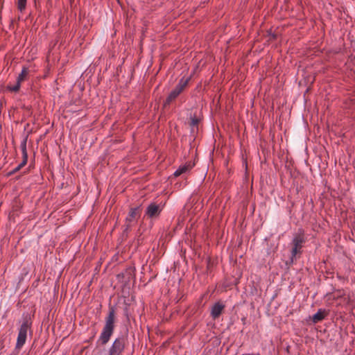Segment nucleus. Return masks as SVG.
Segmentation results:
<instances>
[{
  "instance_id": "nucleus-7",
  "label": "nucleus",
  "mask_w": 355,
  "mask_h": 355,
  "mask_svg": "<svg viewBox=\"0 0 355 355\" xmlns=\"http://www.w3.org/2000/svg\"><path fill=\"white\" fill-rule=\"evenodd\" d=\"M162 211L160 206L155 202H151L146 208V215L150 218H157Z\"/></svg>"
},
{
  "instance_id": "nucleus-20",
  "label": "nucleus",
  "mask_w": 355,
  "mask_h": 355,
  "mask_svg": "<svg viewBox=\"0 0 355 355\" xmlns=\"http://www.w3.org/2000/svg\"><path fill=\"white\" fill-rule=\"evenodd\" d=\"M15 173L14 172L13 170L10 171V172L7 173V174L6 175V177H10L12 175H14Z\"/></svg>"
},
{
  "instance_id": "nucleus-18",
  "label": "nucleus",
  "mask_w": 355,
  "mask_h": 355,
  "mask_svg": "<svg viewBox=\"0 0 355 355\" xmlns=\"http://www.w3.org/2000/svg\"><path fill=\"white\" fill-rule=\"evenodd\" d=\"M214 266V263L211 261L210 257H208L207 259V272H211L212 268Z\"/></svg>"
},
{
  "instance_id": "nucleus-17",
  "label": "nucleus",
  "mask_w": 355,
  "mask_h": 355,
  "mask_svg": "<svg viewBox=\"0 0 355 355\" xmlns=\"http://www.w3.org/2000/svg\"><path fill=\"white\" fill-rule=\"evenodd\" d=\"M21 83L17 82L14 86H8L7 88L9 91L13 92H17L20 89Z\"/></svg>"
},
{
  "instance_id": "nucleus-12",
  "label": "nucleus",
  "mask_w": 355,
  "mask_h": 355,
  "mask_svg": "<svg viewBox=\"0 0 355 355\" xmlns=\"http://www.w3.org/2000/svg\"><path fill=\"white\" fill-rule=\"evenodd\" d=\"M193 164H191V162H189L183 165L180 166V167L174 172V176L178 177L180 175L185 173L186 172L191 170L193 168Z\"/></svg>"
},
{
  "instance_id": "nucleus-1",
  "label": "nucleus",
  "mask_w": 355,
  "mask_h": 355,
  "mask_svg": "<svg viewBox=\"0 0 355 355\" xmlns=\"http://www.w3.org/2000/svg\"><path fill=\"white\" fill-rule=\"evenodd\" d=\"M116 322V311L114 306H109L107 315L105 320V324L98 340L101 345H105L112 336Z\"/></svg>"
},
{
  "instance_id": "nucleus-21",
  "label": "nucleus",
  "mask_w": 355,
  "mask_h": 355,
  "mask_svg": "<svg viewBox=\"0 0 355 355\" xmlns=\"http://www.w3.org/2000/svg\"><path fill=\"white\" fill-rule=\"evenodd\" d=\"M271 38H272V40H275V39L277 38V35H276L275 34H272V35H271Z\"/></svg>"
},
{
  "instance_id": "nucleus-8",
  "label": "nucleus",
  "mask_w": 355,
  "mask_h": 355,
  "mask_svg": "<svg viewBox=\"0 0 355 355\" xmlns=\"http://www.w3.org/2000/svg\"><path fill=\"white\" fill-rule=\"evenodd\" d=\"M225 308V305L220 301L214 303L211 308V317L214 320L218 318L223 312Z\"/></svg>"
},
{
  "instance_id": "nucleus-2",
  "label": "nucleus",
  "mask_w": 355,
  "mask_h": 355,
  "mask_svg": "<svg viewBox=\"0 0 355 355\" xmlns=\"http://www.w3.org/2000/svg\"><path fill=\"white\" fill-rule=\"evenodd\" d=\"M32 326V320L29 313H24L22 315V323L19 329L18 336L15 345L16 349H20L25 344L27 331Z\"/></svg>"
},
{
  "instance_id": "nucleus-13",
  "label": "nucleus",
  "mask_w": 355,
  "mask_h": 355,
  "mask_svg": "<svg viewBox=\"0 0 355 355\" xmlns=\"http://www.w3.org/2000/svg\"><path fill=\"white\" fill-rule=\"evenodd\" d=\"M190 119H191V121H190L189 125L191 128L192 131H193L194 128H196V130H198V124L200 123V119L199 118H198V116H196V114H194L193 116L191 115Z\"/></svg>"
},
{
  "instance_id": "nucleus-22",
  "label": "nucleus",
  "mask_w": 355,
  "mask_h": 355,
  "mask_svg": "<svg viewBox=\"0 0 355 355\" xmlns=\"http://www.w3.org/2000/svg\"><path fill=\"white\" fill-rule=\"evenodd\" d=\"M251 355H259V354H251Z\"/></svg>"
},
{
  "instance_id": "nucleus-14",
  "label": "nucleus",
  "mask_w": 355,
  "mask_h": 355,
  "mask_svg": "<svg viewBox=\"0 0 355 355\" xmlns=\"http://www.w3.org/2000/svg\"><path fill=\"white\" fill-rule=\"evenodd\" d=\"M28 73V69L27 67H23L21 73L19 74L17 82L21 83L24 81Z\"/></svg>"
},
{
  "instance_id": "nucleus-19",
  "label": "nucleus",
  "mask_w": 355,
  "mask_h": 355,
  "mask_svg": "<svg viewBox=\"0 0 355 355\" xmlns=\"http://www.w3.org/2000/svg\"><path fill=\"white\" fill-rule=\"evenodd\" d=\"M338 294H337V297H342L343 295H344V291H338Z\"/></svg>"
},
{
  "instance_id": "nucleus-3",
  "label": "nucleus",
  "mask_w": 355,
  "mask_h": 355,
  "mask_svg": "<svg viewBox=\"0 0 355 355\" xmlns=\"http://www.w3.org/2000/svg\"><path fill=\"white\" fill-rule=\"evenodd\" d=\"M306 239L304 236V231L300 230L299 232L295 234L292 240L291 245H293V248L291 250V256L290 261L286 262L287 266H290L293 263L294 259H295L296 256L302 254V248L303 247V244L306 243Z\"/></svg>"
},
{
  "instance_id": "nucleus-16",
  "label": "nucleus",
  "mask_w": 355,
  "mask_h": 355,
  "mask_svg": "<svg viewBox=\"0 0 355 355\" xmlns=\"http://www.w3.org/2000/svg\"><path fill=\"white\" fill-rule=\"evenodd\" d=\"M26 6V0H17V8L22 12Z\"/></svg>"
},
{
  "instance_id": "nucleus-6",
  "label": "nucleus",
  "mask_w": 355,
  "mask_h": 355,
  "mask_svg": "<svg viewBox=\"0 0 355 355\" xmlns=\"http://www.w3.org/2000/svg\"><path fill=\"white\" fill-rule=\"evenodd\" d=\"M27 139H28V137H26L21 142L20 148H21V153H22V161L17 167H15L14 169H12L15 173L17 172H18L19 171H20L21 168H23L27 164V162H28V153H27V149H26Z\"/></svg>"
},
{
  "instance_id": "nucleus-9",
  "label": "nucleus",
  "mask_w": 355,
  "mask_h": 355,
  "mask_svg": "<svg viewBox=\"0 0 355 355\" xmlns=\"http://www.w3.org/2000/svg\"><path fill=\"white\" fill-rule=\"evenodd\" d=\"M141 214V205L134 208H130L128 216L125 218L126 221L136 223L137 220L140 217Z\"/></svg>"
},
{
  "instance_id": "nucleus-4",
  "label": "nucleus",
  "mask_w": 355,
  "mask_h": 355,
  "mask_svg": "<svg viewBox=\"0 0 355 355\" xmlns=\"http://www.w3.org/2000/svg\"><path fill=\"white\" fill-rule=\"evenodd\" d=\"M191 78H182L175 87L169 93L168 96L164 102V106L166 107L169 105L172 101L176 99V98L184 90L188 85V83Z\"/></svg>"
},
{
  "instance_id": "nucleus-15",
  "label": "nucleus",
  "mask_w": 355,
  "mask_h": 355,
  "mask_svg": "<svg viewBox=\"0 0 355 355\" xmlns=\"http://www.w3.org/2000/svg\"><path fill=\"white\" fill-rule=\"evenodd\" d=\"M135 223L129 222L125 220V224L124 225V230L123 231V235L125 236H128V232L130 231L132 227L134 225Z\"/></svg>"
},
{
  "instance_id": "nucleus-11",
  "label": "nucleus",
  "mask_w": 355,
  "mask_h": 355,
  "mask_svg": "<svg viewBox=\"0 0 355 355\" xmlns=\"http://www.w3.org/2000/svg\"><path fill=\"white\" fill-rule=\"evenodd\" d=\"M329 311L323 309H319L316 313L312 317V321L313 323H318L323 320L326 316L329 314Z\"/></svg>"
},
{
  "instance_id": "nucleus-10",
  "label": "nucleus",
  "mask_w": 355,
  "mask_h": 355,
  "mask_svg": "<svg viewBox=\"0 0 355 355\" xmlns=\"http://www.w3.org/2000/svg\"><path fill=\"white\" fill-rule=\"evenodd\" d=\"M133 275V270L131 268L125 270V272H121L116 275L119 282L127 283L130 281L131 276Z\"/></svg>"
},
{
  "instance_id": "nucleus-5",
  "label": "nucleus",
  "mask_w": 355,
  "mask_h": 355,
  "mask_svg": "<svg viewBox=\"0 0 355 355\" xmlns=\"http://www.w3.org/2000/svg\"><path fill=\"white\" fill-rule=\"evenodd\" d=\"M126 338L120 336L115 338L108 350V355H122L125 347Z\"/></svg>"
}]
</instances>
